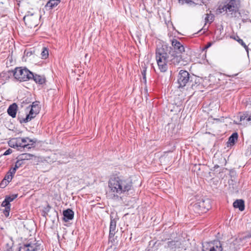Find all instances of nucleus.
Segmentation results:
<instances>
[{"instance_id":"nucleus-5","label":"nucleus","mask_w":251,"mask_h":251,"mask_svg":"<svg viewBox=\"0 0 251 251\" xmlns=\"http://www.w3.org/2000/svg\"><path fill=\"white\" fill-rule=\"evenodd\" d=\"M40 242L34 239L21 246L18 251H38L40 250Z\"/></svg>"},{"instance_id":"nucleus-34","label":"nucleus","mask_w":251,"mask_h":251,"mask_svg":"<svg viewBox=\"0 0 251 251\" xmlns=\"http://www.w3.org/2000/svg\"><path fill=\"white\" fill-rule=\"evenodd\" d=\"M184 0V2L186 3H195V1L194 0Z\"/></svg>"},{"instance_id":"nucleus-10","label":"nucleus","mask_w":251,"mask_h":251,"mask_svg":"<svg viewBox=\"0 0 251 251\" xmlns=\"http://www.w3.org/2000/svg\"><path fill=\"white\" fill-rule=\"evenodd\" d=\"M33 13L31 15H25L23 18L25 24L29 27L32 28L36 26V23L34 22V19L32 17Z\"/></svg>"},{"instance_id":"nucleus-40","label":"nucleus","mask_w":251,"mask_h":251,"mask_svg":"<svg viewBox=\"0 0 251 251\" xmlns=\"http://www.w3.org/2000/svg\"><path fill=\"white\" fill-rule=\"evenodd\" d=\"M211 46V43H209L206 45V48H208L210 47Z\"/></svg>"},{"instance_id":"nucleus-39","label":"nucleus","mask_w":251,"mask_h":251,"mask_svg":"<svg viewBox=\"0 0 251 251\" xmlns=\"http://www.w3.org/2000/svg\"><path fill=\"white\" fill-rule=\"evenodd\" d=\"M9 153H10V151H9V150H7L4 153V155H7V154H8Z\"/></svg>"},{"instance_id":"nucleus-13","label":"nucleus","mask_w":251,"mask_h":251,"mask_svg":"<svg viewBox=\"0 0 251 251\" xmlns=\"http://www.w3.org/2000/svg\"><path fill=\"white\" fill-rule=\"evenodd\" d=\"M18 106L16 103H13L10 105L8 109L7 113L9 116L12 118H15L17 114Z\"/></svg>"},{"instance_id":"nucleus-19","label":"nucleus","mask_w":251,"mask_h":251,"mask_svg":"<svg viewBox=\"0 0 251 251\" xmlns=\"http://www.w3.org/2000/svg\"><path fill=\"white\" fill-rule=\"evenodd\" d=\"M240 121L243 122V123H245V122H249L251 124V113H246L243 114L240 116Z\"/></svg>"},{"instance_id":"nucleus-1","label":"nucleus","mask_w":251,"mask_h":251,"mask_svg":"<svg viewBox=\"0 0 251 251\" xmlns=\"http://www.w3.org/2000/svg\"><path fill=\"white\" fill-rule=\"evenodd\" d=\"M172 47L163 45L156 49L155 58L161 72L167 71L169 64L178 65L182 61V54L185 51L184 47L176 39L172 40Z\"/></svg>"},{"instance_id":"nucleus-41","label":"nucleus","mask_w":251,"mask_h":251,"mask_svg":"<svg viewBox=\"0 0 251 251\" xmlns=\"http://www.w3.org/2000/svg\"><path fill=\"white\" fill-rule=\"evenodd\" d=\"M26 15H31V14H30V12H28V14H27Z\"/></svg>"},{"instance_id":"nucleus-36","label":"nucleus","mask_w":251,"mask_h":251,"mask_svg":"<svg viewBox=\"0 0 251 251\" xmlns=\"http://www.w3.org/2000/svg\"><path fill=\"white\" fill-rule=\"evenodd\" d=\"M10 206H7V207H5V209L3 210V211H7L8 212H10Z\"/></svg>"},{"instance_id":"nucleus-22","label":"nucleus","mask_w":251,"mask_h":251,"mask_svg":"<svg viewBox=\"0 0 251 251\" xmlns=\"http://www.w3.org/2000/svg\"><path fill=\"white\" fill-rule=\"evenodd\" d=\"M35 116H31L29 114H26L25 118H23L19 115L18 116V119L19 120L21 123H26L31 120L32 118L34 117Z\"/></svg>"},{"instance_id":"nucleus-20","label":"nucleus","mask_w":251,"mask_h":251,"mask_svg":"<svg viewBox=\"0 0 251 251\" xmlns=\"http://www.w3.org/2000/svg\"><path fill=\"white\" fill-rule=\"evenodd\" d=\"M238 137V135L237 132L233 133L228 138V140L227 143V146H229V144L230 146H233L234 144L235 141L237 140Z\"/></svg>"},{"instance_id":"nucleus-14","label":"nucleus","mask_w":251,"mask_h":251,"mask_svg":"<svg viewBox=\"0 0 251 251\" xmlns=\"http://www.w3.org/2000/svg\"><path fill=\"white\" fill-rule=\"evenodd\" d=\"M220 12H222V10L223 11H227L228 10L229 12H233L235 11V6L233 4V2L232 0H230L229 2L223 6L222 8L221 9L219 8Z\"/></svg>"},{"instance_id":"nucleus-23","label":"nucleus","mask_w":251,"mask_h":251,"mask_svg":"<svg viewBox=\"0 0 251 251\" xmlns=\"http://www.w3.org/2000/svg\"><path fill=\"white\" fill-rule=\"evenodd\" d=\"M42 59H46L49 56V51L47 48H43L42 51L41 53Z\"/></svg>"},{"instance_id":"nucleus-38","label":"nucleus","mask_w":251,"mask_h":251,"mask_svg":"<svg viewBox=\"0 0 251 251\" xmlns=\"http://www.w3.org/2000/svg\"><path fill=\"white\" fill-rule=\"evenodd\" d=\"M197 83V82H196V84H192V88L193 89H195L196 88V87L197 86V85H196V84Z\"/></svg>"},{"instance_id":"nucleus-27","label":"nucleus","mask_w":251,"mask_h":251,"mask_svg":"<svg viewBox=\"0 0 251 251\" xmlns=\"http://www.w3.org/2000/svg\"><path fill=\"white\" fill-rule=\"evenodd\" d=\"M12 178L13 176L12 175L7 172L3 179L6 181H8V182L9 183V182L12 180Z\"/></svg>"},{"instance_id":"nucleus-28","label":"nucleus","mask_w":251,"mask_h":251,"mask_svg":"<svg viewBox=\"0 0 251 251\" xmlns=\"http://www.w3.org/2000/svg\"><path fill=\"white\" fill-rule=\"evenodd\" d=\"M213 21V17L212 15H206V17L205 18V22H209L211 23Z\"/></svg>"},{"instance_id":"nucleus-35","label":"nucleus","mask_w":251,"mask_h":251,"mask_svg":"<svg viewBox=\"0 0 251 251\" xmlns=\"http://www.w3.org/2000/svg\"><path fill=\"white\" fill-rule=\"evenodd\" d=\"M3 214L5 215V217H8L9 215V212H8L7 211H3Z\"/></svg>"},{"instance_id":"nucleus-26","label":"nucleus","mask_w":251,"mask_h":251,"mask_svg":"<svg viewBox=\"0 0 251 251\" xmlns=\"http://www.w3.org/2000/svg\"><path fill=\"white\" fill-rule=\"evenodd\" d=\"M24 163V162L18 158V160L15 163L14 167L17 170L20 167H22Z\"/></svg>"},{"instance_id":"nucleus-4","label":"nucleus","mask_w":251,"mask_h":251,"mask_svg":"<svg viewBox=\"0 0 251 251\" xmlns=\"http://www.w3.org/2000/svg\"><path fill=\"white\" fill-rule=\"evenodd\" d=\"M210 208V201L208 199L199 200L193 205V210L199 214L206 212Z\"/></svg>"},{"instance_id":"nucleus-31","label":"nucleus","mask_w":251,"mask_h":251,"mask_svg":"<svg viewBox=\"0 0 251 251\" xmlns=\"http://www.w3.org/2000/svg\"><path fill=\"white\" fill-rule=\"evenodd\" d=\"M146 68H145L141 71V74H142V76H143V79L144 80L145 82H146Z\"/></svg>"},{"instance_id":"nucleus-11","label":"nucleus","mask_w":251,"mask_h":251,"mask_svg":"<svg viewBox=\"0 0 251 251\" xmlns=\"http://www.w3.org/2000/svg\"><path fill=\"white\" fill-rule=\"evenodd\" d=\"M9 144L11 147H19L24 149H25V147L28 146L27 145L23 144V142L21 141V137L12 139L9 141Z\"/></svg>"},{"instance_id":"nucleus-12","label":"nucleus","mask_w":251,"mask_h":251,"mask_svg":"<svg viewBox=\"0 0 251 251\" xmlns=\"http://www.w3.org/2000/svg\"><path fill=\"white\" fill-rule=\"evenodd\" d=\"M63 220L65 222H67L70 220L73 219L74 217V212L71 209H67L63 212Z\"/></svg>"},{"instance_id":"nucleus-15","label":"nucleus","mask_w":251,"mask_h":251,"mask_svg":"<svg viewBox=\"0 0 251 251\" xmlns=\"http://www.w3.org/2000/svg\"><path fill=\"white\" fill-rule=\"evenodd\" d=\"M21 141H22V142H23V144L28 145L27 147H25V148L28 150L31 149L32 147H34V144L35 143V142H33L32 140H31L28 137H21Z\"/></svg>"},{"instance_id":"nucleus-37","label":"nucleus","mask_w":251,"mask_h":251,"mask_svg":"<svg viewBox=\"0 0 251 251\" xmlns=\"http://www.w3.org/2000/svg\"><path fill=\"white\" fill-rule=\"evenodd\" d=\"M29 114L31 116H34V113H33V109L32 108H31L29 111Z\"/></svg>"},{"instance_id":"nucleus-7","label":"nucleus","mask_w":251,"mask_h":251,"mask_svg":"<svg viewBox=\"0 0 251 251\" xmlns=\"http://www.w3.org/2000/svg\"><path fill=\"white\" fill-rule=\"evenodd\" d=\"M190 80V74L184 70H180L177 76V83L179 88H183Z\"/></svg>"},{"instance_id":"nucleus-33","label":"nucleus","mask_w":251,"mask_h":251,"mask_svg":"<svg viewBox=\"0 0 251 251\" xmlns=\"http://www.w3.org/2000/svg\"><path fill=\"white\" fill-rule=\"evenodd\" d=\"M16 170H17V169L15 167H13V168H11L8 172L10 174L12 175V176H13V175L15 174Z\"/></svg>"},{"instance_id":"nucleus-8","label":"nucleus","mask_w":251,"mask_h":251,"mask_svg":"<svg viewBox=\"0 0 251 251\" xmlns=\"http://www.w3.org/2000/svg\"><path fill=\"white\" fill-rule=\"evenodd\" d=\"M207 245V247L203 246V251H223L222 243L219 241H214Z\"/></svg>"},{"instance_id":"nucleus-3","label":"nucleus","mask_w":251,"mask_h":251,"mask_svg":"<svg viewBox=\"0 0 251 251\" xmlns=\"http://www.w3.org/2000/svg\"><path fill=\"white\" fill-rule=\"evenodd\" d=\"M13 72L15 78L20 81L28 80L33 76V73L26 68H16Z\"/></svg>"},{"instance_id":"nucleus-2","label":"nucleus","mask_w":251,"mask_h":251,"mask_svg":"<svg viewBox=\"0 0 251 251\" xmlns=\"http://www.w3.org/2000/svg\"><path fill=\"white\" fill-rule=\"evenodd\" d=\"M108 186L110 189L108 196L111 199H116L130 190L132 185L131 181L127 178L114 176L109 180Z\"/></svg>"},{"instance_id":"nucleus-24","label":"nucleus","mask_w":251,"mask_h":251,"mask_svg":"<svg viewBox=\"0 0 251 251\" xmlns=\"http://www.w3.org/2000/svg\"><path fill=\"white\" fill-rule=\"evenodd\" d=\"M17 197V194H13L11 196H7L5 197V200L10 203V202L12 201Z\"/></svg>"},{"instance_id":"nucleus-21","label":"nucleus","mask_w":251,"mask_h":251,"mask_svg":"<svg viewBox=\"0 0 251 251\" xmlns=\"http://www.w3.org/2000/svg\"><path fill=\"white\" fill-rule=\"evenodd\" d=\"M33 157H34V155L32 154L25 153L19 155L18 158H19L24 162V161L25 160H28L32 159Z\"/></svg>"},{"instance_id":"nucleus-30","label":"nucleus","mask_w":251,"mask_h":251,"mask_svg":"<svg viewBox=\"0 0 251 251\" xmlns=\"http://www.w3.org/2000/svg\"><path fill=\"white\" fill-rule=\"evenodd\" d=\"M8 183V181L3 179L0 183V187L2 188H5Z\"/></svg>"},{"instance_id":"nucleus-32","label":"nucleus","mask_w":251,"mask_h":251,"mask_svg":"<svg viewBox=\"0 0 251 251\" xmlns=\"http://www.w3.org/2000/svg\"><path fill=\"white\" fill-rule=\"evenodd\" d=\"M1 206L2 207H7L9 206H11L10 203H9L7 201H6L5 199L1 203Z\"/></svg>"},{"instance_id":"nucleus-17","label":"nucleus","mask_w":251,"mask_h":251,"mask_svg":"<svg viewBox=\"0 0 251 251\" xmlns=\"http://www.w3.org/2000/svg\"><path fill=\"white\" fill-rule=\"evenodd\" d=\"M31 79L34 80V81L38 84H43L45 83L46 80L44 77L42 76L38 75H34L33 74V76H31Z\"/></svg>"},{"instance_id":"nucleus-16","label":"nucleus","mask_w":251,"mask_h":251,"mask_svg":"<svg viewBox=\"0 0 251 251\" xmlns=\"http://www.w3.org/2000/svg\"><path fill=\"white\" fill-rule=\"evenodd\" d=\"M234 208H238L242 211L245 209L244 201L241 199L236 200L233 203Z\"/></svg>"},{"instance_id":"nucleus-25","label":"nucleus","mask_w":251,"mask_h":251,"mask_svg":"<svg viewBox=\"0 0 251 251\" xmlns=\"http://www.w3.org/2000/svg\"><path fill=\"white\" fill-rule=\"evenodd\" d=\"M235 40L240 44H241L248 51V47L246 45V44L244 43V42L243 41L242 39H240L238 36L237 37V39L235 38Z\"/></svg>"},{"instance_id":"nucleus-42","label":"nucleus","mask_w":251,"mask_h":251,"mask_svg":"<svg viewBox=\"0 0 251 251\" xmlns=\"http://www.w3.org/2000/svg\"><path fill=\"white\" fill-rule=\"evenodd\" d=\"M166 241V239H165V240H162V241Z\"/></svg>"},{"instance_id":"nucleus-29","label":"nucleus","mask_w":251,"mask_h":251,"mask_svg":"<svg viewBox=\"0 0 251 251\" xmlns=\"http://www.w3.org/2000/svg\"><path fill=\"white\" fill-rule=\"evenodd\" d=\"M196 4H205L207 0H194Z\"/></svg>"},{"instance_id":"nucleus-6","label":"nucleus","mask_w":251,"mask_h":251,"mask_svg":"<svg viewBox=\"0 0 251 251\" xmlns=\"http://www.w3.org/2000/svg\"><path fill=\"white\" fill-rule=\"evenodd\" d=\"M119 218L117 215H115V216L114 217L112 214L110 215V223L109 234V241L110 242H113L114 241V235L118 231V229L116 228V224Z\"/></svg>"},{"instance_id":"nucleus-18","label":"nucleus","mask_w":251,"mask_h":251,"mask_svg":"<svg viewBox=\"0 0 251 251\" xmlns=\"http://www.w3.org/2000/svg\"><path fill=\"white\" fill-rule=\"evenodd\" d=\"M60 2V0H50L46 4L45 7L49 10L52 9L56 6Z\"/></svg>"},{"instance_id":"nucleus-9","label":"nucleus","mask_w":251,"mask_h":251,"mask_svg":"<svg viewBox=\"0 0 251 251\" xmlns=\"http://www.w3.org/2000/svg\"><path fill=\"white\" fill-rule=\"evenodd\" d=\"M181 245V241L179 240H171L167 241L164 245L165 249L169 250L170 251H176L177 249L180 248Z\"/></svg>"}]
</instances>
